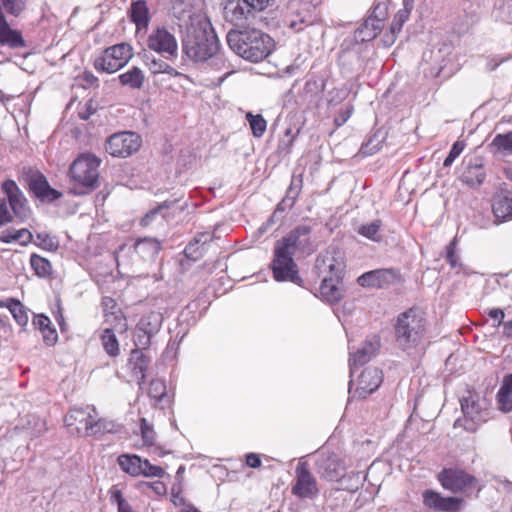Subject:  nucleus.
Listing matches in <instances>:
<instances>
[{
  "mask_svg": "<svg viewBox=\"0 0 512 512\" xmlns=\"http://www.w3.org/2000/svg\"><path fill=\"white\" fill-rule=\"evenodd\" d=\"M182 50L194 62H205L216 55L219 39L206 12L190 9L180 18Z\"/></svg>",
  "mask_w": 512,
  "mask_h": 512,
  "instance_id": "obj_1",
  "label": "nucleus"
},
{
  "mask_svg": "<svg viewBox=\"0 0 512 512\" xmlns=\"http://www.w3.org/2000/svg\"><path fill=\"white\" fill-rule=\"evenodd\" d=\"M310 233V226L299 225L287 236L276 242L271 267L273 277L277 282L289 281L300 285L302 280L298 274V267L293 256L296 250L308 253L313 250L310 242Z\"/></svg>",
  "mask_w": 512,
  "mask_h": 512,
  "instance_id": "obj_2",
  "label": "nucleus"
},
{
  "mask_svg": "<svg viewBox=\"0 0 512 512\" xmlns=\"http://www.w3.org/2000/svg\"><path fill=\"white\" fill-rule=\"evenodd\" d=\"M226 39L233 52L251 62L264 60L275 47L273 38L256 28L230 30Z\"/></svg>",
  "mask_w": 512,
  "mask_h": 512,
  "instance_id": "obj_3",
  "label": "nucleus"
},
{
  "mask_svg": "<svg viewBox=\"0 0 512 512\" xmlns=\"http://www.w3.org/2000/svg\"><path fill=\"white\" fill-rule=\"evenodd\" d=\"M425 325L423 313L411 308L398 316L395 325L396 343L400 349L408 354L425 350Z\"/></svg>",
  "mask_w": 512,
  "mask_h": 512,
  "instance_id": "obj_4",
  "label": "nucleus"
},
{
  "mask_svg": "<svg viewBox=\"0 0 512 512\" xmlns=\"http://www.w3.org/2000/svg\"><path fill=\"white\" fill-rule=\"evenodd\" d=\"M101 159L91 153L80 154L70 165L69 177L78 184L80 189L74 188L75 195L87 194L98 186L99 166Z\"/></svg>",
  "mask_w": 512,
  "mask_h": 512,
  "instance_id": "obj_5",
  "label": "nucleus"
},
{
  "mask_svg": "<svg viewBox=\"0 0 512 512\" xmlns=\"http://www.w3.org/2000/svg\"><path fill=\"white\" fill-rule=\"evenodd\" d=\"M6 198L0 199V227L12 222L13 214L21 221H26L31 214L27 199L13 180L2 183Z\"/></svg>",
  "mask_w": 512,
  "mask_h": 512,
  "instance_id": "obj_6",
  "label": "nucleus"
},
{
  "mask_svg": "<svg viewBox=\"0 0 512 512\" xmlns=\"http://www.w3.org/2000/svg\"><path fill=\"white\" fill-rule=\"evenodd\" d=\"M64 421L68 427L74 428L77 433L84 431L86 436L111 431L107 423L98 418L95 407L90 405L72 408L65 416Z\"/></svg>",
  "mask_w": 512,
  "mask_h": 512,
  "instance_id": "obj_7",
  "label": "nucleus"
},
{
  "mask_svg": "<svg viewBox=\"0 0 512 512\" xmlns=\"http://www.w3.org/2000/svg\"><path fill=\"white\" fill-rule=\"evenodd\" d=\"M132 57V48L126 43L106 48L94 60V68L99 72L112 74L124 67Z\"/></svg>",
  "mask_w": 512,
  "mask_h": 512,
  "instance_id": "obj_8",
  "label": "nucleus"
},
{
  "mask_svg": "<svg viewBox=\"0 0 512 512\" xmlns=\"http://www.w3.org/2000/svg\"><path fill=\"white\" fill-rule=\"evenodd\" d=\"M223 16L227 22L243 25L265 8L250 0H222Z\"/></svg>",
  "mask_w": 512,
  "mask_h": 512,
  "instance_id": "obj_9",
  "label": "nucleus"
},
{
  "mask_svg": "<svg viewBox=\"0 0 512 512\" xmlns=\"http://www.w3.org/2000/svg\"><path fill=\"white\" fill-rule=\"evenodd\" d=\"M315 267L320 277H343L346 269L345 254L341 249L330 246L317 257Z\"/></svg>",
  "mask_w": 512,
  "mask_h": 512,
  "instance_id": "obj_10",
  "label": "nucleus"
},
{
  "mask_svg": "<svg viewBox=\"0 0 512 512\" xmlns=\"http://www.w3.org/2000/svg\"><path fill=\"white\" fill-rule=\"evenodd\" d=\"M291 492L302 499H314L319 494L317 479L310 471L308 462L302 458L295 469L294 484Z\"/></svg>",
  "mask_w": 512,
  "mask_h": 512,
  "instance_id": "obj_11",
  "label": "nucleus"
},
{
  "mask_svg": "<svg viewBox=\"0 0 512 512\" xmlns=\"http://www.w3.org/2000/svg\"><path fill=\"white\" fill-rule=\"evenodd\" d=\"M121 470L132 477H162L165 473L160 466L153 465L147 459L136 454H122L117 459Z\"/></svg>",
  "mask_w": 512,
  "mask_h": 512,
  "instance_id": "obj_12",
  "label": "nucleus"
},
{
  "mask_svg": "<svg viewBox=\"0 0 512 512\" xmlns=\"http://www.w3.org/2000/svg\"><path fill=\"white\" fill-rule=\"evenodd\" d=\"M142 144L140 136L134 132H119L111 135L105 145L106 151L114 157H128L137 152Z\"/></svg>",
  "mask_w": 512,
  "mask_h": 512,
  "instance_id": "obj_13",
  "label": "nucleus"
},
{
  "mask_svg": "<svg viewBox=\"0 0 512 512\" xmlns=\"http://www.w3.org/2000/svg\"><path fill=\"white\" fill-rule=\"evenodd\" d=\"M315 470L326 481H340L346 474L347 466L335 453L321 452L315 461Z\"/></svg>",
  "mask_w": 512,
  "mask_h": 512,
  "instance_id": "obj_14",
  "label": "nucleus"
},
{
  "mask_svg": "<svg viewBox=\"0 0 512 512\" xmlns=\"http://www.w3.org/2000/svg\"><path fill=\"white\" fill-rule=\"evenodd\" d=\"M147 46L150 50L160 54L166 60H171L178 55V43L171 32L165 27H157L152 30L147 39Z\"/></svg>",
  "mask_w": 512,
  "mask_h": 512,
  "instance_id": "obj_15",
  "label": "nucleus"
},
{
  "mask_svg": "<svg viewBox=\"0 0 512 512\" xmlns=\"http://www.w3.org/2000/svg\"><path fill=\"white\" fill-rule=\"evenodd\" d=\"M442 486L453 493H468L477 484V479L459 469H444L438 476Z\"/></svg>",
  "mask_w": 512,
  "mask_h": 512,
  "instance_id": "obj_16",
  "label": "nucleus"
},
{
  "mask_svg": "<svg viewBox=\"0 0 512 512\" xmlns=\"http://www.w3.org/2000/svg\"><path fill=\"white\" fill-rule=\"evenodd\" d=\"M382 371L375 367H368L362 371L358 376L356 388L352 392L351 385L349 386V393L352 397L366 398L368 395L378 389L382 383ZM352 381L350 382V384Z\"/></svg>",
  "mask_w": 512,
  "mask_h": 512,
  "instance_id": "obj_17",
  "label": "nucleus"
},
{
  "mask_svg": "<svg viewBox=\"0 0 512 512\" xmlns=\"http://www.w3.org/2000/svg\"><path fill=\"white\" fill-rule=\"evenodd\" d=\"M461 409L466 418V422L469 419L473 423V425H465V429L467 430L474 431L476 429L475 425L486 422L488 419L489 414L485 406V401H480L479 397L476 395L470 394L464 397L461 400Z\"/></svg>",
  "mask_w": 512,
  "mask_h": 512,
  "instance_id": "obj_18",
  "label": "nucleus"
},
{
  "mask_svg": "<svg viewBox=\"0 0 512 512\" xmlns=\"http://www.w3.org/2000/svg\"><path fill=\"white\" fill-rule=\"evenodd\" d=\"M423 503L428 508L443 512H458L463 504V499L458 497H443L434 490H425L422 494Z\"/></svg>",
  "mask_w": 512,
  "mask_h": 512,
  "instance_id": "obj_19",
  "label": "nucleus"
},
{
  "mask_svg": "<svg viewBox=\"0 0 512 512\" xmlns=\"http://www.w3.org/2000/svg\"><path fill=\"white\" fill-rule=\"evenodd\" d=\"M343 277H322L320 284L321 298L331 304L339 302L344 296Z\"/></svg>",
  "mask_w": 512,
  "mask_h": 512,
  "instance_id": "obj_20",
  "label": "nucleus"
},
{
  "mask_svg": "<svg viewBox=\"0 0 512 512\" xmlns=\"http://www.w3.org/2000/svg\"><path fill=\"white\" fill-rule=\"evenodd\" d=\"M30 191L41 201H54L61 197V193L50 187L46 178L41 175H33L29 180Z\"/></svg>",
  "mask_w": 512,
  "mask_h": 512,
  "instance_id": "obj_21",
  "label": "nucleus"
},
{
  "mask_svg": "<svg viewBox=\"0 0 512 512\" xmlns=\"http://www.w3.org/2000/svg\"><path fill=\"white\" fill-rule=\"evenodd\" d=\"M485 177L486 173L481 159L474 158L467 162L460 178L470 187H478L484 182Z\"/></svg>",
  "mask_w": 512,
  "mask_h": 512,
  "instance_id": "obj_22",
  "label": "nucleus"
},
{
  "mask_svg": "<svg viewBox=\"0 0 512 512\" xmlns=\"http://www.w3.org/2000/svg\"><path fill=\"white\" fill-rule=\"evenodd\" d=\"M379 348L378 339L366 341L356 352H350V374L354 375L355 369L367 363Z\"/></svg>",
  "mask_w": 512,
  "mask_h": 512,
  "instance_id": "obj_23",
  "label": "nucleus"
},
{
  "mask_svg": "<svg viewBox=\"0 0 512 512\" xmlns=\"http://www.w3.org/2000/svg\"><path fill=\"white\" fill-rule=\"evenodd\" d=\"M394 273L387 269L366 272L358 277L357 282L362 287H383L394 279Z\"/></svg>",
  "mask_w": 512,
  "mask_h": 512,
  "instance_id": "obj_24",
  "label": "nucleus"
},
{
  "mask_svg": "<svg viewBox=\"0 0 512 512\" xmlns=\"http://www.w3.org/2000/svg\"><path fill=\"white\" fill-rule=\"evenodd\" d=\"M133 249L144 261H153L161 249V243L156 238L144 237L138 239Z\"/></svg>",
  "mask_w": 512,
  "mask_h": 512,
  "instance_id": "obj_25",
  "label": "nucleus"
},
{
  "mask_svg": "<svg viewBox=\"0 0 512 512\" xmlns=\"http://www.w3.org/2000/svg\"><path fill=\"white\" fill-rule=\"evenodd\" d=\"M414 7V0H403L402 8L394 16V19L390 26V34L387 35L386 42L393 43L396 37V34L399 33L404 25V23L409 19L411 11Z\"/></svg>",
  "mask_w": 512,
  "mask_h": 512,
  "instance_id": "obj_26",
  "label": "nucleus"
},
{
  "mask_svg": "<svg viewBox=\"0 0 512 512\" xmlns=\"http://www.w3.org/2000/svg\"><path fill=\"white\" fill-rule=\"evenodd\" d=\"M492 212L495 217V224L512 220V197L499 195L494 198Z\"/></svg>",
  "mask_w": 512,
  "mask_h": 512,
  "instance_id": "obj_27",
  "label": "nucleus"
},
{
  "mask_svg": "<svg viewBox=\"0 0 512 512\" xmlns=\"http://www.w3.org/2000/svg\"><path fill=\"white\" fill-rule=\"evenodd\" d=\"M148 394L154 401L153 405L157 408L164 409L171 404V398L167 394L166 384L163 380H152L149 386Z\"/></svg>",
  "mask_w": 512,
  "mask_h": 512,
  "instance_id": "obj_28",
  "label": "nucleus"
},
{
  "mask_svg": "<svg viewBox=\"0 0 512 512\" xmlns=\"http://www.w3.org/2000/svg\"><path fill=\"white\" fill-rule=\"evenodd\" d=\"M0 44L8 45L11 48L25 46V42L21 34L9 27L5 17L0 18Z\"/></svg>",
  "mask_w": 512,
  "mask_h": 512,
  "instance_id": "obj_29",
  "label": "nucleus"
},
{
  "mask_svg": "<svg viewBox=\"0 0 512 512\" xmlns=\"http://www.w3.org/2000/svg\"><path fill=\"white\" fill-rule=\"evenodd\" d=\"M162 323V314L160 312L152 311L141 317L137 327L138 331H142L148 335L155 336L160 331Z\"/></svg>",
  "mask_w": 512,
  "mask_h": 512,
  "instance_id": "obj_30",
  "label": "nucleus"
},
{
  "mask_svg": "<svg viewBox=\"0 0 512 512\" xmlns=\"http://www.w3.org/2000/svg\"><path fill=\"white\" fill-rule=\"evenodd\" d=\"M383 24L374 18H367L355 31V39L361 42L373 40L382 30Z\"/></svg>",
  "mask_w": 512,
  "mask_h": 512,
  "instance_id": "obj_31",
  "label": "nucleus"
},
{
  "mask_svg": "<svg viewBox=\"0 0 512 512\" xmlns=\"http://www.w3.org/2000/svg\"><path fill=\"white\" fill-rule=\"evenodd\" d=\"M118 79L121 85L127 86L130 89L139 90L144 85L145 75L140 68L133 66L126 72L120 74Z\"/></svg>",
  "mask_w": 512,
  "mask_h": 512,
  "instance_id": "obj_32",
  "label": "nucleus"
},
{
  "mask_svg": "<svg viewBox=\"0 0 512 512\" xmlns=\"http://www.w3.org/2000/svg\"><path fill=\"white\" fill-rule=\"evenodd\" d=\"M499 409L503 412L512 411V374L506 375L497 393Z\"/></svg>",
  "mask_w": 512,
  "mask_h": 512,
  "instance_id": "obj_33",
  "label": "nucleus"
},
{
  "mask_svg": "<svg viewBox=\"0 0 512 512\" xmlns=\"http://www.w3.org/2000/svg\"><path fill=\"white\" fill-rule=\"evenodd\" d=\"M0 241L3 243L19 242L20 245L27 246L33 241V234L26 228L5 230L0 233Z\"/></svg>",
  "mask_w": 512,
  "mask_h": 512,
  "instance_id": "obj_34",
  "label": "nucleus"
},
{
  "mask_svg": "<svg viewBox=\"0 0 512 512\" xmlns=\"http://www.w3.org/2000/svg\"><path fill=\"white\" fill-rule=\"evenodd\" d=\"M301 186H302L301 176H299V177L293 176L292 180H291V184L286 192V195L283 198V200L278 204L275 213H277L278 211H284L285 209L291 208L294 205L295 200L298 197L299 192L301 190Z\"/></svg>",
  "mask_w": 512,
  "mask_h": 512,
  "instance_id": "obj_35",
  "label": "nucleus"
},
{
  "mask_svg": "<svg viewBox=\"0 0 512 512\" xmlns=\"http://www.w3.org/2000/svg\"><path fill=\"white\" fill-rule=\"evenodd\" d=\"M129 365L135 373H139L140 383H143L146 378V371L149 365V359L139 349H133L129 358Z\"/></svg>",
  "mask_w": 512,
  "mask_h": 512,
  "instance_id": "obj_36",
  "label": "nucleus"
},
{
  "mask_svg": "<svg viewBox=\"0 0 512 512\" xmlns=\"http://www.w3.org/2000/svg\"><path fill=\"white\" fill-rule=\"evenodd\" d=\"M145 63L150 72L153 74L165 73L170 75L171 77H177L180 75V73L171 65H169L166 61L156 58L154 56H146Z\"/></svg>",
  "mask_w": 512,
  "mask_h": 512,
  "instance_id": "obj_37",
  "label": "nucleus"
},
{
  "mask_svg": "<svg viewBox=\"0 0 512 512\" xmlns=\"http://www.w3.org/2000/svg\"><path fill=\"white\" fill-rule=\"evenodd\" d=\"M131 19L138 28H145L149 23V13L144 1H137L131 5Z\"/></svg>",
  "mask_w": 512,
  "mask_h": 512,
  "instance_id": "obj_38",
  "label": "nucleus"
},
{
  "mask_svg": "<svg viewBox=\"0 0 512 512\" xmlns=\"http://www.w3.org/2000/svg\"><path fill=\"white\" fill-rule=\"evenodd\" d=\"M6 308L20 326L27 325L29 321L27 309L18 299L8 298V306Z\"/></svg>",
  "mask_w": 512,
  "mask_h": 512,
  "instance_id": "obj_39",
  "label": "nucleus"
},
{
  "mask_svg": "<svg viewBox=\"0 0 512 512\" xmlns=\"http://www.w3.org/2000/svg\"><path fill=\"white\" fill-rule=\"evenodd\" d=\"M101 343L105 352L111 356L116 357L120 353L119 342L113 330L110 328L104 329L101 335Z\"/></svg>",
  "mask_w": 512,
  "mask_h": 512,
  "instance_id": "obj_40",
  "label": "nucleus"
},
{
  "mask_svg": "<svg viewBox=\"0 0 512 512\" xmlns=\"http://www.w3.org/2000/svg\"><path fill=\"white\" fill-rule=\"evenodd\" d=\"M30 265L35 274L40 278H45L52 274L50 261L40 255L32 254L30 257Z\"/></svg>",
  "mask_w": 512,
  "mask_h": 512,
  "instance_id": "obj_41",
  "label": "nucleus"
},
{
  "mask_svg": "<svg viewBox=\"0 0 512 512\" xmlns=\"http://www.w3.org/2000/svg\"><path fill=\"white\" fill-rule=\"evenodd\" d=\"M246 120L249 123L251 132L254 137L260 138L264 135L267 129V121L261 114H253L252 112L246 113Z\"/></svg>",
  "mask_w": 512,
  "mask_h": 512,
  "instance_id": "obj_42",
  "label": "nucleus"
},
{
  "mask_svg": "<svg viewBox=\"0 0 512 512\" xmlns=\"http://www.w3.org/2000/svg\"><path fill=\"white\" fill-rule=\"evenodd\" d=\"M382 226V222L380 220H374L370 223H366L361 225L358 228V233L374 242H379L382 239L380 229Z\"/></svg>",
  "mask_w": 512,
  "mask_h": 512,
  "instance_id": "obj_43",
  "label": "nucleus"
},
{
  "mask_svg": "<svg viewBox=\"0 0 512 512\" xmlns=\"http://www.w3.org/2000/svg\"><path fill=\"white\" fill-rule=\"evenodd\" d=\"M206 235H201L200 237H195L193 242H190L184 250L185 256L193 261L198 260L202 257L204 252L206 251V240L202 241V237Z\"/></svg>",
  "mask_w": 512,
  "mask_h": 512,
  "instance_id": "obj_44",
  "label": "nucleus"
},
{
  "mask_svg": "<svg viewBox=\"0 0 512 512\" xmlns=\"http://www.w3.org/2000/svg\"><path fill=\"white\" fill-rule=\"evenodd\" d=\"M455 245H456V238H454L449 245L447 246V255L446 260L449 263L450 267L452 269H457V273L462 271L465 275H468V269L463 266V264L460 262V258L455 253Z\"/></svg>",
  "mask_w": 512,
  "mask_h": 512,
  "instance_id": "obj_45",
  "label": "nucleus"
},
{
  "mask_svg": "<svg viewBox=\"0 0 512 512\" xmlns=\"http://www.w3.org/2000/svg\"><path fill=\"white\" fill-rule=\"evenodd\" d=\"M35 244L48 251H56L59 247V242L56 237L47 232L37 233Z\"/></svg>",
  "mask_w": 512,
  "mask_h": 512,
  "instance_id": "obj_46",
  "label": "nucleus"
},
{
  "mask_svg": "<svg viewBox=\"0 0 512 512\" xmlns=\"http://www.w3.org/2000/svg\"><path fill=\"white\" fill-rule=\"evenodd\" d=\"M2 6L8 13L18 16L25 7V0H0V18L5 17Z\"/></svg>",
  "mask_w": 512,
  "mask_h": 512,
  "instance_id": "obj_47",
  "label": "nucleus"
},
{
  "mask_svg": "<svg viewBox=\"0 0 512 512\" xmlns=\"http://www.w3.org/2000/svg\"><path fill=\"white\" fill-rule=\"evenodd\" d=\"M492 145L499 151L512 152V132L496 135Z\"/></svg>",
  "mask_w": 512,
  "mask_h": 512,
  "instance_id": "obj_48",
  "label": "nucleus"
},
{
  "mask_svg": "<svg viewBox=\"0 0 512 512\" xmlns=\"http://www.w3.org/2000/svg\"><path fill=\"white\" fill-rule=\"evenodd\" d=\"M140 428L143 442L149 446L153 445L156 439V433L153 426L144 417L140 419Z\"/></svg>",
  "mask_w": 512,
  "mask_h": 512,
  "instance_id": "obj_49",
  "label": "nucleus"
},
{
  "mask_svg": "<svg viewBox=\"0 0 512 512\" xmlns=\"http://www.w3.org/2000/svg\"><path fill=\"white\" fill-rule=\"evenodd\" d=\"M466 147V143L464 141L458 140L453 145L452 148L444 160V167H449L455 161V159L463 152Z\"/></svg>",
  "mask_w": 512,
  "mask_h": 512,
  "instance_id": "obj_50",
  "label": "nucleus"
},
{
  "mask_svg": "<svg viewBox=\"0 0 512 512\" xmlns=\"http://www.w3.org/2000/svg\"><path fill=\"white\" fill-rule=\"evenodd\" d=\"M153 336L146 334L145 332L138 331V327L136 326L135 335H134V345L135 349H146L151 344V339Z\"/></svg>",
  "mask_w": 512,
  "mask_h": 512,
  "instance_id": "obj_51",
  "label": "nucleus"
},
{
  "mask_svg": "<svg viewBox=\"0 0 512 512\" xmlns=\"http://www.w3.org/2000/svg\"><path fill=\"white\" fill-rule=\"evenodd\" d=\"M387 2L386 0L377 1L373 7L372 15L368 18H374L379 20L380 24H383V21L387 15Z\"/></svg>",
  "mask_w": 512,
  "mask_h": 512,
  "instance_id": "obj_52",
  "label": "nucleus"
},
{
  "mask_svg": "<svg viewBox=\"0 0 512 512\" xmlns=\"http://www.w3.org/2000/svg\"><path fill=\"white\" fill-rule=\"evenodd\" d=\"M380 149V140L376 137L370 138L366 143L362 144L360 153L364 156L373 155Z\"/></svg>",
  "mask_w": 512,
  "mask_h": 512,
  "instance_id": "obj_53",
  "label": "nucleus"
},
{
  "mask_svg": "<svg viewBox=\"0 0 512 512\" xmlns=\"http://www.w3.org/2000/svg\"><path fill=\"white\" fill-rule=\"evenodd\" d=\"M33 325L42 332L51 325V321L47 316L41 314L34 317Z\"/></svg>",
  "mask_w": 512,
  "mask_h": 512,
  "instance_id": "obj_54",
  "label": "nucleus"
},
{
  "mask_svg": "<svg viewBox=\"0 0 512 512\" xmlns=\"http://www.w3.org/2000/svg\"><path fill=\"white\" fill-rule=\"evenodd\" d=\"M43 339L47 345H54L58 339L57 332L54 328L49 326L47 329L42 331Z\"/></svg>",
  "mask_w": 512,
  "mask_h": 512,
  "instance_id": "obj_55",
  "label": "nucleus"
},
{
  "mask_svg": "<svg viewBox=\"0 0 512 512\" xmlns=\"http://www.w3.org/2000/svg\"><path fill=\"white\" fill-rule=\"evenodd\" d=\"M261 459L258 454L248 453L246 455V464L251 468H259L261 466Z\"/></svg>",
  "mask_w": 512,
  "mask_h": 512,
  "instance_id": "obj_56",
  "label": "nucleus"
},
{
  "mask_svg": "<svg viewBox=\"0 0 512 512\" xmlns=\"http://www.w3.org/2000/svg\"><path fill=\"white\" fill-rule=\"evenodd\" d=\"M488 315L494 319L495 321H497V326H499L503 319H504V311L500 308H493V309H490L489 312H488Z\"/></svg>",
  "mask_w": 512,
  "mask_h": 512,
  "instance_id": "obj_57",
  "label": "nucleus"
},
{
  "mask_svg": "<svg viewBox=\"0 0 512 512\" xmlns=\"http://www.w3.org/2000/svg\"><path fill=\"white\" fill-rule=\"evenodd\" d=\"M508 58L500 57V56H493L489 58L487 62V67L489 70L493 71L495 70L500 64L505 62Z\"/></svg>",
  "mask_w": 512,
  "mask_h": 512,
  "instance_id": "obj_58",
  "label": "nucleus"
},
{
  "mask_svg": "<svg viewBox=\"0 0 512 512\" xmlns=\"http://www.w3.org/2000/svg\"><path fill=\"white\" fill-rule=\"evenodd\" d=\"M111 502L117 504V507L120 508L121 503H128L120 490L114 489L111 491Z\"/></svg>",
  "mask_w": 512,
  "mask_h": 512,
  "instance_id": "obj_59",
  "label": "nucleus"
},
{
  "mask_svg": "<svg viewBox=\"0 0 512 512\" xmlns=\"http://www.w3.org/2000/svg\"><path fill=\"white\" fill-rule=\"evenodd\" d=\"M146 485L149 486L150 488H152L155 491V493L158 495H161V494L165 493V491H166L165 484L161 481L146 483Z\"/></svg>",
  "mask_w": 512,
  "mask_h": 512,
  "instance_id": "obj_60",
  "label": "nucleus"
},
{
  "mask_svg": "<svg viewBox=\"0 0 512 512\" xmlns=\"http://www.w3.org/2000/svg\"><path fill=\"white\" fill-rule=\"evenodd\" d=\"M158 213V209L151 210L149 213H147L142 219L141 224L143 226H148L150 222L152 221L153 217Z\"/></svg>",
  "mask_w": 512,
  "mask_h": 512,
  "instance_id": "obj_61",
  "label": "nucleus"
},
{
  "mask_svg": "<svg viewBox=\"0 0 512 512\" xmlns=\"http://www.w3.org/2000/svg\"><path fill=\"white\" fill-rule=\"evenodd\" d=\"M504 333L507 336L512 335V321H506L503 323Z\"/></svg>",
  "mask_w": 512,
  "mask_h": 512,
  "instance_id": "obj_62",
  "label": "nucleus"
},
{
  "mask_svg": "<svg viewBox=\"0 0 512 512\" xmlns=\"http://www.w3.org/2000/svg\"><path fill=\"white\" fill-rule=\"evenodd\" d=\"M118 512H135L129 503H121Z\"/></svg>",
  "mask_w": 512,
  "mask_h": 512,
  "instance_id": "obj_63",
  "label": "nucleus"
},
{
  "mask_svg": "<svg viewBox=\"0 0 512 512\" xmlns=\"http://www.w3.org/2000/svg\"><path fill=\"white\" fill-rule=\"evenodd\" d=\"M84 79L90 84H93L98 80L97 77H95L91 72H85Z\"/></svg>",
  "mask_w": 512,
  "mask_h": 512,
  "instance_id": "obj_64",
  "label": "nucleus"
}]
</instances>
